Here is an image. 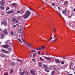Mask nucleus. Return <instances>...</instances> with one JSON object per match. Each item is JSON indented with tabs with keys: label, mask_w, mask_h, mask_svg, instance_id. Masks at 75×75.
Masks as SVG:
<instances>
[{
	"label": "nucleus",
	"mask_w": 75,
	"mask_h": 75,
	"mask_svg": "<svg viewBox=\"0 0 75 75\" xmlns=\"http://www.w3.org/2000/svg\"><path fill=\"white\" fill-rule=\"evenodd\" d=\"M31 12H30L28 10H26V12L24 14L23 16L24 18V19H26V18H27L31 14Z\"/></svg>",
	"instance_id": "obj_1"
},
{
	"label": "nucleus",
	"mask_w": 75,
	"mask_h": 75,
	"mask_svg": "<svg viewBox=\"0 0 75 75\" xmlns=\"http://www.w3.org/2000/svg\"><path fill=\"white\" fill-rule=\"evenodd\" d=\"M1 50L2 51H3V52H1L5 53V54H10V52L9 51H8L7 50H5L3 49H2Z\"/></svg>",
	"instance_id": "obj_2"
},
{
	"label": "nucleus",
	"mask_w": 75,
	"mask_h": 75,
	"mask_svg": "<svg viewBox=\"0 0 75 75\" xmlns=\"http://www.w3.org/2000/svg\"><path fill=\"white\" fill-rule=\"evenodd\" d=\"M1 23L2 24H4V25L5 26H7V21H6V20L3 21V22H1Z\"/></svg>",
	"instance_id": "obj_3"
},
{
	"label": "nucleus",
	"mask_w": 75,
	"mask_h": 75,
	"mask_svg": "<svg viewBox=\"0 0 75 75\" xmlns=\"http://www.w3.org/2000/svg\"><path fill=\"white\" fill-rule=\"evenodd\" d=\"M5 1L4 0H2L0 1V4L2 6H4L5 4Z\"/></svg>",
	"instance_id": "obj_4"
},
{
	"label": "nucleus",
	"mask_w": 75,
	"mask_h": 75,
	"mask_svg": "<svg viewBox=\"0 0 75 75\" xmlns=\"http://www.w3.org/2000/svg\"><path fill=\"white\" fill-rule=\"evenodd\" d=\"M10 47V46L8 45H5L2 46V47L4 48H9Z\"/></svg>",
	"instance_id": "obj_5"
},
{
	"label": "nucleus",
	"mask_w": 75,
	"mask_h": 75,
	"mask_svg": "<svg viewBox=\"0 0 75 75\" xmlns=\"http://www.w3.org/2000/svg\"><path fill=\"white\" fill-rule=\"evenodd\" d=\"M3 33L5 35H7L8 34V32L7 31V30L4 29L3 31Z\"/></svg>",
	"instance_id": "obj_6"
},
{
	"label": "nucleus",
	"mask_w": 75,
	"mask_h": 75,
	"mask_svg": "<svg viewBox=\"0 0 75 75\" xmlns=\"http://www.w3.org/2000/svg\"><path fill=\"white\" fill-rule=\"evenodd\" d=\"M62 11V14H64V15H66V13L67 12V9L66 8H65L64 10H63Z\"/></svg>",
	"instance_id": "obj_7"
},
{
	"label": "nucleus",
	"mask_w": 75,
	"mask_h": 75,
	"mask_svg": "<svg viewBox=\"0 0 75 75\" xmlns=\"http://www.w3.org/2000/svg\"><path fill=\"white\" fill-rule=\"evenodd\" d=\"M44 58H45V59H46L47 60H48V61H51L52 60L51 58L46 56H45L44 57Z\"/></svg>",
	"instance_id": "obj_8"
},
{
	"label": "nucleus",
	"mask_w": 75,
	"mask_h": 75,
	"mask_svg": "<svg viewBox=\"0 0 75 75\" xmlns=\"http://www.w3.org/2000/svg\"><path fill=\"white\" fill-rule=\"evenodd\" d=\"M10 4L11 5H12L13 7H15V8H16L17 6V4L16 3H13V4Z\"/></svg>",
	"instance_id": "obj_9"
},
{
	"label": "nucleus",
	"mask_w": 75,
	"mask_h": 75,
	"mask_svg": "<svg viewBox=\"0 0 75 75\" xmlns=\"http://www.w3.org/2000/svg\"><path fill=\"white\" fill-rule=\"evenodd\" d=\"M30 72L32 75H35V73L34 71L33 70H30Z\"/></svg>",
	"instance_id": "obj_10"
},
{
	"label": "nucleus",
	"mask_w": 75,
	"mask_h": 75,
	"mask_svg": "<svg viewBox=\"0 0 75 75\" xmlns=\"http://www.w3.org/2000/svg\"><path fill=\"white\" fill-rule=\"evenodd\" d=\"M4 36H5L3 34H1V39H4Z\"/></svg>",
	"instance_id": "obj_11"
},
{
	"label": "nucleus",
	"mask_w": 75,
	"mask_h": 75,
	"mask_svg": "<svg viewBox=\"0 0 75 75\" xmlns=\"http://www.w3.org/2000/svg\"><path fill=\"white\" fill-rule=\"evenodd\" d=\"M27 45L28 46V47H32L33 46V45L29 43H28Z\"/></svg>",
	"instance_id": "obj_12"
},
{
	"label": "nucleus",
	"mask_w": 75,
	"mask_h": 75,
	"mask_svg": "<svg viewBox=\"0 0 75 75\" xmlns=\"http://www.w3.org/2000/svg\"><path fill=\"white\" fill-rule=\"evenodd\" d=\"M43 68H46V69H49V68H48V67H47V66H46V65H45V64H44L43 65Z\"/></svg>",
	"instance_id": "obj_13"
},
{
	"label": "nucleus",
	"mask_w": 75,
	"mask_h": 75,
	"mask_svg": "<svg viewBox=\"0 0 75 75\" xmlns=\"http://www.w3.org/2000/svg\"><path fill=\"white\" fill-rule=\"evenodd\" d=\"M16 20V18H13L12 19V21L13 22H15Z\"/></svg>",
	"instance_id": "obj_14"
},
{
	"label": "nucleus",
	"mask_w": 75,
	"mask_h": 75,
	"mask_svg": "<svg viewBox=\"0 0 75 75\" xmlns=\"http://www.w3.org/2000/svg\"><path fill=\"white\" fill-rule=\"evenodd\" d=\"M38 65L40 67H42V63L41 62H39Z\"/></svg>",
	"instance_id": "obj_15"
},
{
	"label": "nucleus",
	"mask_w": 75,
	"mask_h": 75,
	"mask_svg": "<svg viewBox=\"0 0 75 75\" xmlns=\"http://www.w3.org/2000/svg\"><path fill=\"white\" fill-rule=\"evenodd\" d=\"M0 57H6V55H5V54H1V55Z\"/></svg>",
	"instance_id": "obj_16"
},
{
	"label": "nucleus",
	"mask_w": 75,
	"mask_h": 75,
	"mask_svg": "<svg viewBox=\"0 0 75 75\" xmlns=\"http://www.w3.org/2000/svg\"><path fill=\"white\" fill-rule=\"evenodd\" d=\"M68 4V1H66L64 3V5H65L66 4V5H67Z\"/></svg>",
	"instance_id": "obj_17"
},
{
	"label": "nucleus",
	"mask_w": 75,
	"mask_h": 75,
	"mask_svg": "<svg viewBox=\"0 0 75 75\" xmlns=\"http://www.w3.org/2000/svg\"><path fill=\"white\" fill-rule=\"evenodd\" d=\"M55 61L56 63H60V62L59 61V60L58 59H56L55 60Z\"/></svg>",
	"instance_id": "obj_18"
},
{
	"label": "nucleus",
	"mask_w": 75,
	"mask_h": 75,
	"mask_svg": "<svg viewBox=\"0 0 75 75\" xmlns=\"http://www.w3.org/2000/svg\"><path fill=\"white\" fill-rule=\"evenodd\" d=\"M58 39V38H56L54 40L52 41V42H56V41H57Z\"/></svg>",
	"instance_id": "obj_19"
},
{
	"label": "nucleus",
	"mask_w": 75,
	"mask_h": 75,
	"mask_svg": "<svg viewBox=\"0 0 75 75\" xmlns=\"http://www.w3.org/2000/svg\"><path fill=\"white\" fill-rule=\"evenodd\" d=\"M65 63V61L64 60H62L61 61V65H63Z\"/></svg>",
	"instance_id": "obj_20"
},
{
	"label": "nucleus",
	"mask_w": 75,
	"mask_h": 75,
	"mask_svg": "<svg viewBox=\"0 0 75 75\" xmlns=\"http://www.w3.org/2000/svg\"><path fill=\"white\" fill-rule=\"evenodd\" d=\"M11 64L12 66H14L16 64V63L14 62H12L11 63Z\"/></svg>",
	"instance_id": "obj_21"
},
{
	"label": "nucleus",
	"mask_w": 75,
	"mask_h": 75,
	"mask_svg": "<svg viewBox=\"0 0 75 75\" xmlns=\"http://www.w3.org/2000/svg\"><path fill=\"white\" fill-rule=\"evenodd\" d=\"M19 74L21 75H24V72H19Z\"/></svg>",
	"instance_id": "obj_22"
},
{
	"label": "nucleus",
	"mask_w": 75,
	"mask_h": 75,
	"mask_svg": "<svg viewBox=\"0 0 75 75\" xmlns=\"http://www.w3.org/2000/svg\"><path fill=\"white\" fill-rule=\"evenodd\" d=\"M53 35L52 36L53 38H56V36L54 34H53Z\"/></svg>",
	"instance_id": "obj_23"
},
{
	"label": "nucleus",
	"mask_w": 75,
	"mask_h": 75,
	"mask_svg": "<svg viewBox=\"0 0 75 75\" xmlns=\"http://www.w3.org/2000/svg\"><path fill=\"white\" fill-rule=\"evenodd\" d=\"M31 52H37L36 51V50H31Z\"/></svg>",
	"instance_id": "obj_24"
},
{
	"label": "nucleus",
	"mask_w": 75,
	"mask_h": 75,
	"mask_svg": "<svg viewBox=\"0 0 75 75\" xmlns=\"http://www.w3.org/2000/svg\"><path fill=\"white\" fill-rule=\"evenodd\" d=\"M10 13H14V10L13 9L12 10H11L10 11Z\"/></svg>",
	"instance_id": "obj_25"
},
{
	"label": "nucleus",
	"mask_w": 75,
	"mask_h": 75,
	"mask_svg": "<svg viewBox=\"0 0 75 75\" xmlns=\"http://www.w3.org/2000/svg\"><path fill=\"white\" fill-rule=\"evenodd\" d=\"M37 53H34V54L33 55V58H35V56H36V55H37Z\"/></svg>",
	"instance_id": "obj_26"
},
{
	"label": "nucleus",
	"mask_w": 75,
	"mask_h": 75,
	"mask_svg": "<svg viewBox=\"0 0 75 75\" xmlns=\"http://www.w3.org/2000/svg\"><path fill=\"white\" fill-rule=\"evenodd\" d=\"M37 50H38L39 51L42 50V48L38 47L37 49Z\"/></svg>",
	"instance_id": "obj_27"
},
{
	"label": "nucleus",
	"mask_w": 75,
	"mask_h": 75,
	"mask_svg": "<svg viewBox=\"0 0 75 75\" xmlns=\"http://www.w3.org/2000/svg\"><path fill=\"white\" fill-rule=\"evenodd\" d=\"M39 59L40 61H43V58H42V57H40Z\"/></svg>",
	"instance_id": "obj_28"
},
{
	"label": "nucleus",
	"mask_w": 75,
	"mask_h": 75,
	"mask_svg": "<svg viewBox=\"0 0 75 75\" xmlns=\"http://www.w3.org/2000/svg\"><path fill=\"white\" fill-rule=\"evenodd\" d=\"M6 13L7 14H10V11H9L8 12H6Z\"/></svg>",
	"instance_id": "obj_29"
},
{
	"label": "nucleus",
	"mask_w": 75,
	"mask_h": 75,
	"mask_svg": "<svg viewBox=\"0 0 75 75\" xmlns=\"http://www.w3.org/2000/svg\"><path fill=\"white\" fill-rule=\"evenodd\" d=\"M12 50V48H9L8 49V51H11Z\"/></svg>",
	"instance_id": "obj_30"
},
{
	"label": "nucleus",
	"mask_w": 75,
	"mask_h": 75,
	"mask_svg": "<svg viewBox=\"0 0 75 75\" xmlns=\"http://www.w3.org/2000/svg\"><path fill=\"white\" fill-rule=\"evenodd\" d=\"M51 74L54 75V74H55V71H52L51 73Z\"/></svg>",
	"instance_id": "obj_31"
},
{
	"label": "nucleus",
	"mask_w": 75,
	"mask_h": 75,
	"mask_svg": "<svg viewBox=\"0 0 75 75\" xmlns=\"http://www.w3.org/2000/svg\"><path fill=\"white\" fill-rule=\"evenodd\" d=\"M18 20L17 19L16 20V22H15V24H17V23H18Z\"/></svg>",
	"instance_id": "obj_32"
},
{
	"label": "nucleus",
	"mask_w": 75,
	"mask_h": 75,
	"mask_svg": "<svg viewBox=\"0 0 75 75\" xmlns=\"http://www.w3.org/2000/svg\"><path fill=\"white\" fill-rule=\"evenodd\" d=\"M17 25H18V24L15 25L13 26V28H14V27H17Z\"/></svg>",
	"instance_id": "obj_33"
},
{
	"label": "nucleus",
	"mask_w": 75,
	"mask_h": 75,
	"mask_svg": "<svg viewBox=\"0 0 75 75\" xmlns=\"http://www.w3.org/2000/svg\"><path fill=\"white\" fill-rule=\"evenodd\" d=\"M51 5L52 6H53V7H55V4H54V3H52Z\"/></svg>",
	"instance_id": "obj_34"
},
{
	"label": "nucleus",
	"mask_w": 75,
	"mask_h": 75,
	"mask_svg": "<svg viewBox=\"0 0 75 75\" xmlns=\"http://www.w3.org/2000/svg\"><path fill=\"white\" fill-rule=\"evenodd\" d=\"M57 12L59 14V16H60V17H62V15H61V14H60V13H59V12H58L57 11Z\"/></svg>",
	"instance_id": "obj_35"
},
{
	"label": "nucleus",
	"mask_w": 75,
	"mask_h": 75,
	"mask_svg": "<svg viewBox=\"0 0 75 75\" xmlns=\"http://www.w3.org/2000/svg\"><path fill=\"white\" fill-rule=\"evenodd\" d=\"M0 8L1 10H4V7L1 6Z\"/></svg>",
	"instance_id": "obj_36"
},
{
	"label": "nucleus",
	"mask_w": 75,
	"mask_h": 75,
	"mask_svg": "<svg viewBox=\"0 0 75 75\" xmlns=\"http://www.w3.org/2000/svg\"><path fill=\"white\" fill-rule=\"evenodd\" d=\"M24 73H25V74H26V75H28V73L27 72V71H24Z\"/></svg>",
	"instance_id": "obj_37"
},
{
	"label": "nucleus",
	"mask_w": 75,
	"mask_h": 75,
	"mask_svg": "<svg viewBox=\"0 0 75 75\" xmlns=\"http://www.w3.org/2000/svg\"><path fill=\"white\" fill-rule=\"evenodd\" d=\"M41 48H42V49H44V48H45V46H42L41 47Z\"/></svg>",
	"instance_id": "obj_38"
},
{
	"label": "nucleus",
	"mask_w": 75,
	"mask_h": 75,
	"mask_svg": "<svg viewBox=\"0 0 75 75\" xmlns=\"http://www.w3.org/2000/svg\"><path fill=\"white\" fill-rule=\"evenodd\" d=\"M13 72V69H12L10 71V74H11Z\"/></svg>",
	"instance_id": "obj_39"
},
{
	"label": "nucleus",
	"mask_w": 75,
	"mask_h": 75,
	"mask_svg": "<svg viewBox=\"0 0 75 75\" xmlns=\"http://www.w3.org/2000/svg\"><path fill=\"white\" fill-rule=\"evenodd\" d=\"M10 42V40H8L7 41H6V42L5 43H8Z\"/></svg>",
	"instance_id": "obj_40"
},
{
	"label": "nucleus",
	"mask_w": 75,
	"mask_h": 75,
	"mask_svg": "<svg viewBox=\"0 0 75 75\" xmlns=\"http://www.w3.org/2000/svg\"><path fill=\"white\" fill-rule=\"evenodd\" d=\"M53 37V35H52V37L50 38V41L51 40V39H53V38L52 37Z\"/></svg>",
	"instance_id": "obj_41"
},
{
	"label": "nucleus",
	"mask_w": 75,
	"mask_h": 75,
	"mask_svg": "<svg viewBox=\"0 0 75 75\" xmlns=\"http://www.w3.org/2000/svg\"><path fill=\"white\" fill-rule=\"evenodd\" d=\"M45 71H46V72H49V70H47V69H45Z\"/></svg>",
	"instance_id": "obj_42"
},
{
	"label": "nucleus",
	"mask_w": 75,
	"mask_h": 75,
	"mask_svg": "<svg viewBox=\"0 0 75 75\" xmlns=\"http://www.w3.org/2000/svg\"><path fill=\"white\" fill-rule=\"evenodd\" d=\"M16 13H21V11H16Z\"/></svg>",
	"instance_id": "obj_43"
},
{
	"label": "nucleus",
	"mask_w": 75,
	"mask_h": 75,
	"mask_svg": "<svg viewBox=\"0 0 75 75\" xmlns=\"http://www.w3.org/2000/svg\"><path fill=\"white\" fill-rule=\"evenodd\" d=\"M9 9H10V7H7V9L6 10V11L7 10H9Z\"/></svg>",
	"instance_id": "obj_44"
},
{
	"label": "nucleus",
	"mask_w": 75,
	"mask_h": 75,
	"mask_svg": "<svg viewBox=\"0 0 75 75\" xmlns=\"http://www.w3.org/2000/svg\"><path fill=\"white\" fill-rule=\"evenodd\" d=\"M53 31H54V32H55L56 31V30H55V29H54V28H53Z\"/></svg>",
	"instance_id": "obj_45"
},
{
	"label": "nucleus",
	"mask_w": 75,
	"mask_h": 75,
	"mask_svg": "<svg viewBox=\"0 0 75 75\" xmlns=\"http://www.w3.org/2000/svg\"><path fill=\"white\" fill-rule=\"evenodd\" d=\"M29 9H30V10H32V11H34V10H33V9H31V8H29Z\"/></svg>",
	"instance_id": "obj_46"
},
{
	"label": "nucleus",
	"mask_w": 75,
	"mask_h": 75,
	"mask_svg": "<svg viewBox=\"0 0 75 75\" xmlns=\"http://www.w3.org/2000/svg\"><path fill=\"white\" fill-rule=\"evenodd\" d=\"M40 53H41V52H40V51L38 52V55H40Z\"/></svg>",
	"instance_id": "obj_47"
},
{
	"label": "nucleus",
	"mask_w": 75,
	"mask_h": 75,
	"mask_svg": "<svg viewBox=\"0 0 75 75\" xmlns=\"http://www.w3.org/2000/svg\"><path fill=\"white\" fill-rule=\"evenodd\" d=\"M4 75H8V73H6L4 74Z\"/></svg>",
	"instance_id": "obj_48"
},
{
	"label": "nucleus",
	"mask_w": 75,
	"mask_h": 75,
	"mask_svg": "<svg viewBox=\"0 0 75 75\" xmlns=\"http://www.w3.org/2000/svg\"><path fill=\"white\" fill-rule=\"evenodd\" d=\"M32 60L33 61H34V62H36L35 60H34V59H32Z\"/></svg>",
	"instance_id": "obj_49"
},
{
	"label": "nucleus",
	"mask_w": 75,
	"mask_h": 75,
	"mask_svg": "<svg viewBox=\"0 0 75 75\" xmlns=\"http://www.w3.org/2000/svg\"><path fill=\"white\" fill-rule=\"evenodd\" d=\"M68 18H72V16H69L68 17Z\"/></svg>",
	"instance_id": "obj_50"
},
{
	"label": "nucleus",
	"mask_w": 75,
	"mask_h": 75,
	"mask_svg": "<svg viewBox=\"0 0 75 75\" xmlns=\"http://www.w3.org/2000/svg\"><path fill=\"white\" fill-rule=\"evenodd\" d=\"M17 40L19 41H21V40L20 39H18V38H17Z\"/></svg>",
	"instance_id": "obj_51"
},
{
	"label": "nucleus",
	"mask_w": 75,
	"mask_h": 75,
	"mask_svg": "<svg viewBox=\"0 0 75 75\" xmlns=\"http://www.w3.org/2000/svg\"><path fill=\"white\" fill-rule=\"evenodd\" d=\"M13 35V32H11V35Z\"/></svg>",
	"instance_id": "obj_52"
},
{
	"label": "nucleus",
	"mask_w": 75,
	"mask_h": 75,
	"mask_svg": "<svg viewBox=\"0 0 75 75\" xmlns=\"http://www.w3.org/2000/svg\"><path fill=\"white\" fill-rule=\"evenodd\" d=\"M22 40H23V41L24 43H25V41H24V39H22Z\"/></svg>",
	"instance_id": "obj_53"
},
{
	"label": "nucleus",
	"mask_w": 75,
	"mask_h": 75,
	"mask_svg": "<svg viewBox=\"0 0 75 75\" xmlns=\"http://www.w3.org/2000/svg\"><path fill=\"white\" fill-rule=\"evenodd\" d=\"M20 43H21V44H22L23 43V42H22L21 41H21H19Z\"/></svg>",
	"instance_id": "obj_54"
},
{
	"label": "nucleus",
	"mask_w": 75,
	"mask_h": 75,
	"mask_svg": "<svg viewBox=\"0 0 75 75\" xmlns=\"http://www.w3.org/2000/svg\"><path fill=\"white\" fill-rule=\"evenodd\" d=\"M73 11L74 12L75 11V8H74L73 9Z\"/></svg>",
	"instance_id": "obj_55"
},
{
	"label": "nucleus",
	"mask_w": 75,
	"mask_h": 75,
	"mask_svg": "<svg viewBox=\"0 0 75 75\" xmlns=\"http://www.w3.org/2000/svg\"><path fill=\"white\" fill-rule=\"evenodd\" d=\"M17 61H18L19 62H20V60L19 59H17Z\"/></svg>",
	"instance_id": "obj_56"
},
{
	"label": "nucleus",
	"mask_w": 75,
	"mask_h": 75,
	"mask_svg": "<svg viewBox=\"0 0 75 75\" xmlns=\"http://www.w3.org/2000/svg\"><path fill=\"white\" fill-rule=\"evenodd\" d=\"M63 59H67V58L65 57H63Z\"/></svg>",
	"instance_id": "obj_57"
},
{
	"label": "nucleus",
	"mask_w": 75,
	"mask_h": 75,
	"mask_svg": "<svg viewBox=\"0 0 75 75\" xmlns=\"http://www.w3.org/2000/svg\"><path fill=\"white\" fill-rule=\"evenodd\" d=\"M25 44H26V45H27V44H28V43H26V42H25Z\"/></svg>",
	"instance_id": "obj_58"
},
{
	"label": "nucleus",
	"mask_w": 75,
	"mask_h": 75,
	"mask_svg": "<svg viewBox=\"0 0 75 75\" xmlns=\"http://www.w3.org/2000/svg\"><path fill=\"white\" fill-rule=\"evenodd\" d=\"M10 44L11 45V46L12 45V44L11 43V42L10 43Z\"/></svg>",
	"instance_id": "obj_59"
},
{
	"label": "nucleus",
	"mask_w": 75,
	"mask_h": 75,
	"mask_svg": "<svg viewBox=\"0 0 75 75\" xmlns=\"http://www.w3.org/2000/svg\"><path fill=\"white\" fill-rule=\"evenodd\" d=\"M21 28L20 29V31H21Z\"/></svg>",
	"instance_id": "obj_60"
},
{
	"label": "nucleus",
	"mask_w": 75,
	"mask_h": 75,
	"mask_svg": "<svg viewBox=\"0 0 75 75\" xmlns=\"http://www.w3.org/2000/svg\"><path fill=\"white\" fill-rule=\"evenodd\" d=\"M18 24H18H20V23H18V24Z\"/></svg>",
	"instance_id": "obj_61"
},
{
	"label": "nucleus",
	"mask_w": 75,
	"mask_h": 75,
	"mask_svg": "<svg viewBox=\"0 0 75 75\" xmlns=\"http://www.w3.org/2000/svg\"><path fill=\"white\" fill-rule=\"evenodd\" d=\"M41 54H42V55H44V53H42Z\"/></svg>",
	"instance_id": "obj_62"
},
{
	"label": "nucleus",
	"mask_w": 75,
	"mask_h": 75,
	"mask_svg": "<svg viewBox=\"0 0 75 75\" xmlns=\"http://www.w3.org/2000/svg\"><path fill=\"white\" fill-rule=\"evenodd\" d=\"M2 31V29H0V31Z\"/></svg>",
	"instance_id": "obj_63"
},
{
	"label": "nucleus",
	"mask_w": 75,
	"mask_h": 75,
	"mask_svg": "<svg viewBox=\"0 0 75 75\" xmlns=\"http://www.w3.org/2000/svg\"><path fill=\"white\" fill-rule=\"evenodd\" d=\"M69 75H72V74H69Z\"/></svg>",
	"instance_id": "obj_64"
}]
</instances>
